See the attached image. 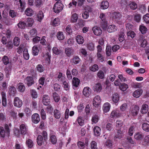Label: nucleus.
<instances>
[{"mask_svg": "<svg viewBox=\"0 0 149 149\" xmlns=\"http://www.w3.org/2000/svg\"><path fill=\"white\" fill-rule=\"evenodd\" d=\"M113 20L116 24L119 25H122L124 22L123 17L119 13L114 12L111 14Z\"/></svg>", "mask_w": 149, "mask_h": 149, "instance_id": "1", "label": "nucleus"}, {"mask_svg": "<svg viewBox=\"0 0 149 149\" xmlns=\"http://www.w3.org/2000/svg\"><path fill=\"white\" fill-rule=\"evenodd\" d=\"M37 74L36 72H33L31 73V76H27L24 80L26 84L28 87L34 84L35 82L34 79H37Z\"/></svg>", "mask_w": 149, "mask_h": 149, "instance_id": "2", "label": "nucleus"}, {"mask_svg": "<svg viewBox=\"0 0 149 149\" xmlns=\"http://www.w3.org/2000/svg\"><path fill=\"white\" fill-rule=\"evenodd\" d=\"M10 134V130L8 125H5L4 129L2 127H0V134L1 136L4 138L5 136H8Z\"/></svg>", "mask_w": 149, "mask_h": 149, "instance_id": "3", "label": "nucleus"}, {"mask_svg": "<svg viewBox=\"0 0 149 149\" xmlns=\"http://www.w3.org/2000/svg\"><path fill=\"white\" fill-rule=\"evenodd\" d=\"M63 5L61 3V0H59L56 2L53 8V11L56 13H59L63 9Z\"/></svg>", "mask_w": 149, "mask_h": 149, "instance_id": "4", "label": "nucleus"}, {"mask_svg": "<svg viewBox=\"0 0 149 149\" xmlns=\"http://www.w3.org/2000/svg\"><path fill=\"white\" fill-rule=\"evenodd\" d=\"M33 23V19L31 18H28L27 19L26 23L24 22H20L18 24V26L19 28L24 29L25 26L27 25L29 26H31Z\"/></svg>", "mask_w": 149, "mask_h": 149, "instance_id": "5", "label": "nucleus"}, {"mask_svg": "<svg viewBox=\"0 0 149 149\" xmlns=\"http://www.w3.org/2000/svg\"><path fill=\"white\" fill-rule=\"evenodd\" d=\"M13 104L16 107H21L22 104V101L18 97H15L14 100Z\"/></svg>", "mask_w": 149, "mask_h": 149, "instance_id": "6", "label": "nucleus"}, {"mask_svg": "<svg viewBox=\"0 0 149 149\" xmlns=\"http://www.w3.org/2000/svg\"><path fill=\"white\" fill-rule=\"evenodd\" d=\"M32 122L34 124H37L40 121L39 115L37 113H34L31 116Z\"/></svg>", "mask_w": 149, "mask_h": 149, "instance_id": "7", "label": "nucleus"}, {"mask_svg": "<svg viewBox=\"0 0 149 149\" xmlns=\"http://www.w3.org/2000/svg\"><path fill=\"white\" fill-rule=\"evenodd\" d=\"M58 74H56L55 76V78L57 79L58 82L61 84V82L63 81V80H65V77L62 76V73L60 72H58Z\"/></svg>", "mask_w": 149, "mask_h": 149, "instance_id": "8", "label": "nucleus"}, {"mask_svg": "<svg viewBox=\"0 0 149 149\" xmlns=\"http://www.w3.org/2000/svg\"><path fill=\"white\" fill-rule=\"evenodd\" d=\"M71 62L73 64L77 65L81 63V60L78 56H74L71 59Z\"/></svg>", "mask_w": 149, "mask_h": 149, "instance_id": "9", "label": "nucleus"}, {"mask_svg": "<svg viewBox=\"0 0 149 149\" xmlns=\"http://www.w3.org/2000/svg\"><path fill=\"white\" fill-rule=\"evenodd\" d=\"M91 93V90L90 88L88 87H86L84 88L83 93L84 96L86 97H88Z\"/></svg>", "mask_w": 149, "mask_h": 149, "instance_id": "10", "label": "nucleus"}, {"mask_svg": "<svg viewBox=\"0 0 149 149\" xmlns=\"http://www.w3.org/2000/svg\"><path fill=\"white\" fill-rule=\"evenodd\" d=\"M111 105L109 102L105 103L103 105L102 109L104 113L108 112L110 109Z\"/></svg>", "mask_w": 149, "mask_h": 149, "instance_id": "11", "label": "nucleus"}, {"mask_svg": "<svg viewBox=\"0 0 149 149\" xmlns=\"http://www.w3.org/2000/svg\"><path fill=\"white\" fill-rule=\"evenodd\" d=\"M143 134L141 132H138L135 133L134 135V138L136 140H141L143 137Z\"/></svg>", "mask_w": 149, "mask_h": 149, "instance_id": "12", "label": "nucleus"}, {"mask_svg": "<svg viewBox=\"0 0 149 149\" xmlns=\"http://www.w3.org/2000/svg\"><path fill=\"white\" fill-rule=\"evenodd\" d=\"M101 99L99 95H97L94 98V106L96 105L97 109H99V106L100 103Z\"/></svg>", "mask_w": 149, "mask_h": 149, "instance_id": "13", "label": "nucleus"}, {"mask_svg": "<svg viewBox=\"0 0 149 149\" xmlns=\"http://www.w3.org/2000/svg\"><path fill=\"white\" fill-rule=\"evenodd\" d=\"M42 103L45 105H48L50 103V97L48 95H43L42 97Z\"/></svg>", "mask_w": 149, "mask_h": 149, "instance_id": "14", "label": "nucleus"}, {"mask_svg": "<svg viewBox=\"0 0 149 149\" xmlns=\"http://www.w3.org/2000/svg\"><path fill=\"white\" fill-rule=\"evenodd\" d=\"M80 83V80L77 77H74L72 79V84L73 87H78Z\"/></svg>", "mask_w": 149, "mask_h": 149, "instance_id": "15", "label": "nucleus"}, {"mask_svg": "<svg viewBox=\"0 0 149 149\" xmlns=\"http://www.w3.org/2000/svg\"><path fill=\"white\" fill-rule=\"evenodd\" d=\"M143 92V90L141 89H138L134 91L132 95L134 97L139 98L142 95Z\"/></svg>", "mask_w": 149, "mask_h": 149, "instance_id": "16", "label": "nucleus"}, {"mask_svg": "<svg viewBox=\"0 0 149 149\" xmlns=\"http://www.w3.org/2000/svg\"><path fill=\"white\" fill-rule=\"evenodd\" d=\"M139 110V106L135 105L131 110V113L132 114L133 116H136L138 114Z\"/></svg>", "mask_w": 149, "mask_h": 149, "instance_id": "17", "label": "nucleus"}, {"mask_svg": "<svg viewBox=\"0 0 149 149\" xmlns=\"http://www.w3.org/2000/svg\"><path fill=\"white\" fill-rule=\"evenodd\" d=\"M109 7V3L107 1H103L101 2L100 7L101 9L105 10L107 9Z\"/></svg>", "mask_w": 149, "mask_h": 149, "instance_id": "18", "label": "nucleus"}, {"mask_svg": "<svg viewBox=\"0 0 149 149\" xmlns=\"http://www.w3.org/2000/svg\"><path fill=\"white\" fill-rule=\"evenodd\" d=\"M148 110V105L146 104H143L141 109V113L142 114H145L147 112Z\"/></svg>", "mask_w": 149, "mask_h": 149, "instance_id": "19", "label": "nucleus"}, {"mask_svg": "<svg viewBox=\"0 0 149 149\" xmlns=\"http://www.w3.org/2000/svg\"><path fill=\"white\" fill-rule=\"evenodd\" d=\"M1 95L2 99V105L5 107H6L7 105V101L6 97V93L2 92L1 93Z\"/></svg>", "mask_w": 149, "mask_h": 149, "instance_id": "20", "label": "nucleus"}, {"mask_svg": "<svg viewBox=\"0 0 149 149\" xmlns=\"http://www.w3.org/2000/svg\"><path fill=\"white\" fill-rule=\"evenodd\" d=\"M37 71L39 73H41L45 70V67L41 64H38L36 67Z\"/></svg>", "mask_w": 149, "mask_h": 149, "instance_id": "21", "label": "nucleus"}, {"mask_svg": "<svg viewBox=\"0 0 149 149\" xmlns=\"http://www.w3.org/2000/svg\"><path fill=\"white\" fill-rule=\"evenodd\" d=\"M117 26L114 24L110 25L108 27L107 31L109 33H112L117 31Z\"/></svg>", "mask_w": 149, "mask_h": 149, "instance_id": "22", "label": "nucleus"}, {"mask_svg": "<svg viewBox=\"0 0 149 149\" xmlns=\"http://www.w3.org/2000/svg\"><path fill=\"white\" fill-rule=\"evenodd\" d=\"M65 52L68 57H70L74 54V50L72 48H67L65 49Z\"/></svg>", "mask_w": 149, "mask_h": 149, "instance_id": "23", "label": "nucleus"}, {"mask_svg": "<svg viewBox=\"0 0 149 149\" xmlns=\"http://www.w3.org/2000/svg\"><path fill=\"white\" fill-rule=\"evenodd\" d=\"M53 116L56 119L60 118L61 117V113L60 110L55 109L54 111Z\"/></svg>", "mask_w": 149, "mask_h": 149, "instance_id": "24", "label": "nucleus"}, {"mask_svg": "<svg viewBox=\"0 0 149 149\" xmlns=\"http://www.w3.org/2000/svg\"><path fill=\"white\" fill-rule=\"evenodd\" d=\"M102 33V31L100 28L95 26L94 27V34L96 35H100Z\"/></svg>", "mask_w": 149, "mask_h": 149, "instance_id": "25", "label": "nucleus"}, {"mask_svg": "<svg viewBox=\"0 0 149 149\" xmlns=\"http://www.w3.org/2000/svg\"><path fill=\"white\" fill-rule=\"evenodd\" d=\"M119 98V96L118 94L114 93L112 96V100L113 102L117 103L118 102Z\"/></svg>", "mask_w": 149, "mask_h": 149, "instance_id": "26", "label": "nucleus"}, {"mask_svg": "<svg viewBox=\"0 0 149 149\" xmlns=\"http://www.w3.org/2000/svg\"><path fill=\"white\" fill-rule=\"evenodd\" d=\"M76 39L77 42L79 44H83L84 41L83 37L80 35H78L76 37Z\"/></svg>", "mask_w": 149, "mask_h": 149, "instance_id": "27", "label": "nucleus"}, {"mask_svg": "<svg viewBox=\"0 0 149 149\" xmlns=\"http://www.w3.org/2000/svg\"><path fill=\"white\" fill-rule=\"evenodd\" d=\"M102 89V86L100 83L96 84L94 87V91L97 93L100 92Z\"/></svg>", "mask_w": 149, "mask_h": 149, "instance_id": "28", "label": "nucleus"}, {"mask_svg": "<svg viewBox=\"0 0 149 149\" xmlns=\"http://www.w3.org/2000/svg\"><path fill=\"white\" fill-rule=\"evenodd\" d=\"M26 146L29 148H32L34 145V143L33 141L30 139L26 140Z\"/></svg>", "mask_w": 149, "mask_h": 149, "instance_id": "29", "label": "nucleus"}, {"mask_svg": "<svg viewBox=\"0 0 149 149\" xmlns=\"http://www.w3.org/2000/svg\"><path fill=\"white\" fill-rule=\"evenodd\" d=\"M17 86V89L20 92H23L25 90V86L24 84L23 83H19L18 84Z\"/></svg>", "mask_w": 149, "mask_h": 149, "instance_id": "30", "label": "nucleus"}, {"mask_svg": "<svg viewBox=\"0 0 149 149\" xmlns=\"http://www.w3.org/2000/svg\"><path fill=\"white\" fill-rule=\"evenodd\" d=\"M56 37L57 39L59 40H63L65 38L63 32L62 31H59L56 34Z\"/></svg>", "mask_w": 149, "mask_h": 149, "instance_id": "31", "label": "nucleus"}, {"mask_svg": "<svg viewBox=\"0 0 149 149\" xmlns=\"http://www.w3.org/2000/svg\"><path fill=\"white\" fill-rule=\"evenodd\" d=\"M101 130L100 127L96 126L94 128V133L95 136H99L100 134Z\"/></svg>", "mask_w": 149, "mask_h": 149, "instance_id": "32", "label": "nucleus"}, {"mask_svg": "<svg viewBox=\"0 0 149 149\" xmlns=\"http://www.w3.org/2000/svg\"><path fill=\"white\" fill-rule=\"evenodd\" d=\"M44 141V140L42 136L41 135H38L37 139V142L38 145L40 146H41Z\"/></svg>", "mask_w": 149, "mask_h": 149, "instance_id": "33", "label": "nucleus"}, {"mask_svg": "<svg viewBox=\"0 0 149 149\" xmlns=\"http://www.w3.org/2000/svg\"><path fill=\"white\" fill-rule=\"evenodd\" d=\"M16 92V90L15 87L13 86L10 87L9 91V94L10 95L13 96H15Z\"/></svg>", "mask_w": 149, "mask_h": 149, "instance_id": "34", "label": "nucleus"}, {"mask_svg": "<svg viewBox=\"0 0 149 149\" xmlns=\"http://www.w3.org/2000/svg\"><path fill=\"white\" fill-rule=\"evenodd\" d=\"M38 20L39 22H41L44 17V14L42 10L39 11L37 15Z\"/></svg>", "mask_w": 149, "mask_h": 149, "instance_id": "35", "label": "nucleus"}, {"mask_svg": "<svg viewBox=\"0 0 149 149\" xmlns=\"http://www.w3.org/2000/svg\"><path fill=\"white\" fill-rule=\"evenodd\" d=\"M21 132L22 134H25L26 133V129L25 125L22 124L20 126Z\"/></svg>", "mask_w": 149, "mask_h": 149, "instance_id": "36", "label": "nucleus"}, {"mask_svg": "<svg viewBox=\"0 0 149 149\" xmlns=\"http://www.w3.org/2000/svg\"><path fill=\"white\" fill-rule=\"evenodd\" d=\"M25 13L27 16H31L33 15V11L30 8H28L26 10Z\"/></svg>", "mask_w": 149, "mask_h": 149, "instance_id": "37", "label": "nucleus"}, {"mask_svg": "<svg viewBox=\"0 0 149 149\" xmlns=\"http://www.w3.org/2000/svg\"><path fill=\"white\" fill-rule=\"evenodd\" d=\"M120 116V114L116 111H113L111 112L110 117L112 118L118 117Z\"/></svg>", "mask_w": 149, "mask_h": 149, "instance_id": "38", "label": "nucleus"}, {"mask_svg": "<svg viewBox=\"0 0 149 149\" xmlns=\"http://www.w3.org/2000/svg\"><path fill=\"white\" fill-rule=\"evenodd\" d=\"M39 49L38 47L34 46L32 48V54L34 56H37L38 54Z\"/></svg>", "mask_w": 149, "mask_h": 149, "instance_id": "39", "label": "nucleus"}, {"mask_svg": "<svg viewBox=\"0 0 149 149\" xmlns=\"http://www.w3.org/2000/svg\"><path fill=\"white\" fill-rule=\"evenodd\" d=\"M53 97L55 102H58L60 100V96L56 92H54L53 93Z\"/></svg>", "mask_w": 149, "mask_h": 149, "instance_id": "40", "label": "nucleus"}, {"mask_svg": "<svg viewBox=\"0 0 149 149\" xmlns=\"http://www.w3.org/2000/svg\"><path fill=\"white\" fill-rule=\"evenodd\" d=\"M23 56L24 58L26 60H28L29 58V55L28 53V50L27 49H25L23 51Z\"/></svg>", "mask_w": 149, "mask_h": 149, "instance_id": "41", "label": "nucleus"}, {"mask_svg": "<svg viewBox=\"0 0 149 149\" xmlns=\"http://www.w3.org/2000/svg\"><path fill=\"white\" fill-rule=\"evenodd\" d=\"M139 30L140 31L142 34L146 33L147 30L146 27L143 25L140 26Z\"/></svg>", "mask_w": 149, "mask_h": 149, "instance_id": "42", "label": "nucleus"}, {"mask_svg": "<svg viewBox=\"0 0 149 149\" xmlns=\"http://www.w3.org/2000/svg\"><path fill=\"white\" fill-rule=\"evenodd\" d=\"M19 2L20 4V6L22 10L24 9L26 6V3L25 1L23 0H19Z\"/></svg>", "mask_w": 149, "mask_h": 149, "instance_id": "43", "label": "nucleus"}, {"mask_svg": "<svg viewBox=\"0 0 149 149\" xmlns=\"http://www.w3.org/2000/svg\"><path fill=\"white\" fill-rule=\"evenodd\" d=\"M128 88V85L125 83H123L119 86L120 89L123 91H126Z\"/></svg>", "mask_w": 149, "mask_h": 149, "instance_id": "44", "label": "nucleus"}, {"mask_svg": "<svg viewBox=\"0 0 149 149\" xmlns=\"http://www.w3.org/2000/svg\"><path fill=\"white\" fill-rule=\"evenodd\" d=\"M129 6L130 8L133 10H135L137 8L136 3L134 2H130Z\"/></svg>", "mask_w": 149, "mask_h": 149, "instance_id": "45", "label": "nucleus"}, {"mask_svg": "<svg viewBox=\"0 0 149 149\" xmlns=\"http://www.w3.org/2000/svg\"><path fill=\"white\" fill-rule=\"evenodd\" d=\"M35 4L37 7L40 8L43 5V1L42 0H36Z\"/></svg>", "mask_w": 149, "mask_h": 149, "instance_id": "46", "label": "nucleus"}, {"mask_svg": "<svg viewBox=\"0 0 149 149\" xmlns=\"http://www.w3.org/2000/svg\"><path fill=\"white\" fill-rule=\"evenodd\" d=\"M68 83L69 82L65 81V79L63 80V81L61 82V84H63L64 88L66 91L68 90L70 87Z\"/></svg>", "mask_w": 149, "mask_h": 149, "instance_id": "47", "label": "nucleus"}, {"mask_svg": "<svg viewBox=\"0 0 149 149\" xmlns=\"http://www.w3.org/2000/svg\"><path fill=\"white\" fill-rule=\"evenodd\" d=\"M2 61L5 65H7L9 63V59L8 56H4L2 58Z\"/></svg>", "mask_w": 149, "mask_h": 149, "instance_id": "48", "label": "nucleus"}, {"mask_svg": "<svg viewBox=\"0 0 149 149\" xmlns=\"http://www.w3.org/2000/svg\"><path fill=\"white\" fill-rule=\"evenodd\" d=\"M121 111L123 112H125L128 109V106L126 103L123 104L120 107Z\"/></svg>", "mask_w": 149, "mask_h": 149, "instance_id": "49", "label": "nucleus"}, {"mask_svg": "<svg viewBox=\"0 0 149 149\" xmlns=\"http://www.w3.org/2000/svg\"><path fill=\"white\" fill-rule=\"evenodd\" d=\"M78 18V17L77 14L75 13L73 14L71 18V22H77Z\"/></svg>", "mask_w": 149, "mask_h": 149, "instance_id": "50", "label": "nucleus"}, {"mask_svg": "<svg viewBox=\"0 0 149 149\" xmlns=\"http://www.w3.org/2000/svg\"><path fill=\"white\" fill-rule=\"evenodd\" d=\"M77 144L78 147L80 149H84L85 148V145L84 142L80 141H78Z\"/></svg>", "mask_w": 149, "mask_h": 149, "instance_id": "51", "label": "nucleus"}, {"mask_svg": "<svg viewBox=\"0 0 149 149\" xmlns=\"http://www.w3.org/2000/svg\"><path fill=\"white\" fill-rule=\"evenodd\" d=\"M24 112L27 117L30 116L32 114V111L28 107H26L24 109Z\"/></svg>", "mask_w": 149, "mask_h": 149, "instance_id": "52", "label": "nucleus"}, {"mask_svg": "<svg viewBox=\"0 0 149 149\" xmlns=\"http://www.w3.org/2000/svg\"><path fill=\"white\" fill-rule=\"evenodd\" d=\"M47 106L46 109L47 113L50 114H52L53 111V108L51 105L49 104L47 105Z\"/></svg>", "mask_w": 149, "mask_h": 149, "instance_id": "53", "label": "nucleus"}, {"mask_svg": "<svg viewBox=\"0 0 149 149\" xmlns=\"http://www.w3.org/2000/svg\"><path fill=\"white\" fill-rule=\"evenodd\" d=\"M135 127L134 126H131L129 128L128 133V134L130 136H132L133 135L134 132V131Z\"/></svg>", "mask_w": 149, "mask_h": 149, "instance_id": "54", "label": "nucleus"}, {"mask_svg": "<svg viewBox=\"0 0 149 149\" xmlns=\"http://www.w3.org/2000/svg\"><path fill=\"white\" fill-rule=\"evenodd\" d=\"M76 121L80 126H82L84 125V120L82 119V117L80 116L78 117Z\"/></svg>", "mask_w": 149, "mask_h": 149, "instance_id": "55", "label": "nucleus"}, {"mask_svg": "<svg viewBox=\"0 0 149 149\" xmlns=\"http://www.w3.org/2000/svg\"><path fill=\"white\" fill-rule=\"evenodd\" d=\"M142 127L144 130L147 132H149V124L144 123L143 124Z\"/></svg>", "mask_w": 149, "mask_h": 149, "instance_id": "56", "label": "nucleus"}, {"mask_svg": "<svg viewBox=\"0 0 149 149\" xmlns=\"http://www.w3.org/2000/svg\"><path fill=\"white\" fill-rule=\"evenodd\" d=\"M50 141L53 144H55L57 142V139L56 136H50Z\"/></svg>", "mask_w": 149, "mask_h": 149, "instance_id": "57", "label": "nucleus"}, {"mask_svg": "<svg viewBox=\"0 0 149 149\" xmlns=\"http://www.w3.org/2000/svg\"><path fill=\"white\" fill-rule=\"evenodd\" d=\"M9 15L12 18H13L16 17L17 13L14 10H10L9 12Z\"/></svg>", "mask_w": 149, "mask_h": 149, "instance_id": "58", "label": "nucleus"}, {"mask_svg": "<svg viewBox=\"0 0 149 149\" xmlns=\"http://www.w3.org/2000/svg\"><path fill=\"white\" fill-rule=\"evenodd\" d=\"M20 39L18 37H16L13 40V44L14 45L17 46H18L19 44Z\"/></svg>", "mask_w": 149, "mask_h": 149, "instance_id": "59", "label": "nucleus"}, {"mask_svg": "<svg viewBox=\"0 0 149 149\" xmlns=\"http://www.w3.org/2000/svg\"><path fill=\"white\" fill-rule=\"evenodd\" d=\"M52 51L56 55L59 54L61 52V50L56 47H54L52 49Z\"/></svg>", "mask_w": 149, "mask_h": 149, "instance_id": "60", "label": "nucleus"}, {"mask_svg": "<svg viewBox=\"0 0 149 149\" xmlns=\"http://www.w3.org/2000/svg\"><path fill=\"white\" fill-rule=\"evenodd\" d=\"M46 61L47 62V64L49 65L50 63V58L51 56L48 52H47L45 54Z\"/></svg>", "mask_w": 149, "mask_h": 149, "instance_id": "61", "label": "nucleus"}, {"mask_svg": "<svg viewBox=\"0 0 149 149\" xmlns=\"http://www.w3.org/2000/svg\"><path fill=\"white\" fill-rule=\"evenodd\" d=\"M30 35L32 37H34L36 36L37 34V31L35 29H33L31 30L29 32Z\"/></svg>", "mask_w": 149, "mask_h": 149, "instance_id": "62", "label": "nucleus"}, {"mask_svg": "<svg viewBox=\"0 0 149 149\" xmlns=\"http://www.w3.org/2000/svg\"><path fill=\"white\" fill-rule=\"evenodd\" d=\"M60 24V19L58 18H55L53 21V24L54 26H58Z\"/></svg>", "mask_w": 149, "mask_h": 149, "instance_id": "63", "label": "nucleus"}, {"mask_svg": "<svg viewBox=\"0 0 149 149\" xmlns=\"http://www.w3.org/2000/svg\"><path fill=\"white\" fill-rule=\"evenodd\" d=\"M143 19L146 23H149V14H147L144 15Z\"/></svg>", "mask_w": 149, "mask_h": 149, "instance_id": "64", "label": "nucleus"}]
</instances>
